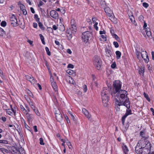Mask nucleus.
I'll return each instance as SVG.
<instances>
[{
  "label": "nucleus",
  "mask_w": 154,
  "mask_h": 154,
  "mask_svg": "<svg viewBox=\"0 0 154 154\" xmlns=\"http://www.w3.org/2000/svg\"><path fill=\"white\" fill-rule=\"evenodd\" d=\"M25 106L26 109V110L27 111V112L28 111V112H30V109L29 108V107L27 105L25 104Z\"/></svg>",
  "instance_id": "69168bd1"
},
{
  "label": "nucleus",
  "mask_w": 154,
  "mask_h": 154,
  "mask_svg": "<svg viewBox=\"0 0 154 154\" xmlns=\"http://www.w3.org/2000/svg\"><path fill=\"white\" fill-rule=\"evenodd\" d=\"M110 90L108 88L104 87L102 90L101 96L102 102L105 107H107L108 106V101L110 94Z\"/></svg>",
  "instance_id": "f03ea898"
},
{
  "label": "nucleus",
  "mask_w": 154,
  "mask_h": 154,
  "mask_svg": "<svg viewBox=\"0 0 154 154\" xmlns=\"http://www.w3.org/2000/svg\"><path fill=\"white\" fill-rule=\"evenodd\" d=\"M107 36L106 35H103L100 36V40L102 42H105L107 40Z\"/></svg>",
  "instance_id": "b1692460"
},
{
  "label": "nucleus",
  "mask_w": 154,
  "mask_h": 154,
  "mask_svg": "<svg viewBox=\"0 0 154 154\" xmlns=\"http://www.w3.org/2000/svg\"><path fill=\"white\" fill-rule=\"evenodd\" d=\"M40 144L41 145H44L45 143L44 142L43 139L42 137L39 138Z\"/></svg>",
  "instance_id": "3c124183"
},
{
  "label": "nucleus",
  "mask_w": 154,
  "mask_h": 154,
  "mask_svg": "<svg viewBox=\"0 0 154 154\" xmlns=\"http://www.w3.org/2000/svg\"><path fill=\"white\" fill-rule=\"evenodd\" d=\"M144 69L145 67H141L139 70V74H141V73L143 74L144 72Z\"/></svg>",
  "instance_id": "79ce46f5"
},
{
  "label": "nucleus",
  "mask_w": 154,
  "mask_h": 154,
  "mask_svg": "<svg viewBox=\"0 0 154 154\" xmlns=\"http://www.w3.org/2000/svg\"><path fill=\"white\" fill-rule=\"evenodd\" d=\"M74 67V66L73 64H69L67 66L68 68L73 69Z\"/></svg>",
  "instance_id": "4d7b16f0"
},
{
  "label": "nucleus",
  "mask_w": 154,
  "mask_h": 154,
  "mask_svg": "<svg viewBox=\"0 0 154 154\" xmlns=\"http://www.w3.org/2000/svg\"><path fill=\"white\" fill-rule=\"evenodd\" d=\"M52 28L54 30H56L57 29H58V25H53L52 26Z\"/></svg>",
  "instance_id": "13d9d810"
},
{
  "label": "nucleus",
  "mask_w": 154,
  "mask_h": 154,
  "mask_svg": "<svg viewBox=\"0 0 154 154\" xmlns=\"http://www.w3.org/2000/svg\"><path fill=\"white\" fill-rule=\"evenodd\" d=\"M145 31L146 33V34L148 37L150 39H151L152 38V36L151 35V32L150 31V29L149 28H146Z\"/></svg>",
  "instance_id": "412c9836"
},
{
  "label": "nucleus",
  "mask_w": 154,
  "mask_h": 154,
  "mask_svg": "<svg viewBox=\"0 0 154 154\" xmlns=\"http://www.w3.org/2000/svg\"><path fill=\"white\" fill-rule=\"evenodd\" d=\"M11 152L12 154H25V152L24 149L22 147L17 148L12 146L11 148Z\"/></svg>",
  "instance_id": "423d86ee"
},
{
  "label": "nucleus",
  "mask_w": 154,
  "mask_h": 154,
  "mask_svg": "<svg viewBox=\"0 0 154 154\" xmlns=\"http://www.w3.org/2000/svg\"><path fill=\"white\" fill-rule=\"evenodd\" d=\"M50 15L53 18L57 19L58 18V14L57 12L54 10H52L50 12Z\"/></svg>",
  "instance_id": "2eb2a0df"
},
{
  "label": "nucleus",
  "mask_w": 154,
  "mask_h": 154,
  "mask_svg": "<svg viewBox=\"0 0 154 154\" xmlns=\"http://www.w3.org/2000/svg\"><path fill=\"white\" fill-rule=\"evenodd\" d=\"M105 52L106 53V55L109 57H111L112 52L110 49L106 48L105 49Z\"/></svg>",
  "instance_id": "5701e85b"
},
{
  "label": "nucleus",
  "mask_w": 154,
  "mask_h": 154,
  "mask_svg": "<svg viewBox=\"0 0 154 154\" xmlns=\"http://www.w3.org/2000/svg\"><path fill=\"white\" fill-rule=\"evenodd\" d=\"M10 22L11 25L14 27H16L19 25L17 18L14 14H12L10 18Z\"/></svg>",
  "instance_id": "1a4fd4ad"
},
{
  "label": "nucleus",
  "mask_w": 154,
  "mask_h": 154,
  "mask_svg": "<svg viewBox=\"0 0 154 154\" xmlns=\"http://www.w3.org/2000/svg\"><path fill=\"white\" fill-rule=\"evenodd\" d=\"M116 64L115 62L113 63L111 66V67L112 68L114 69L116 67Z\"/></svg>",
  "instance_id": "0e129e2a"
},
{
  "label": "nucleus",
  "mask_w": 154,
  "mask_h": 154,
  "mask_svg": "<svg viewBox=\"0 0 154 154\" xmlns=\"http://www.w3.org/2000/svg\"><path fill=\"white\" fill-rule=\"evenodd\" d=\"M113 45L116 48H118L119 47V44L117 42L114 41L113 42Z\"/></svg>",
  "instance_id": "603ef678"
},
{
  "label": "nucleus",
  "mask_w": 154,
  "mask_h": 154,
  "mask_svg": "<svg viewBox=\"0 0 154 154\" xmlns=\"http://www.w3.org/2000/svg\"><path fill=\"white\" fill-rule=\"evenodd\" d=\"M91 33L89 31H87L82 33V39L84 42L86 43L89 40Z\"/></svg>",
  "instance_id": "9d476101"
},
{
  "label": "nucleus",
  "mask_w": 154,
  "mask_h": 154,
  "mask_svg": "<svg viewBox=\"0 0 154 154\" xmlns=\"http://www.w3.org/2000/svg\"><path fill=\"white\" fill-rule=\"evenodd\" d=\"M130 103L125 104V105H124L127 108L126 110V113L125 114L127 116L132 114L131 110L130 108Z\"/></svg>",
  "instance_id": "4468645a"
},
{
  "label": "nucleus",
  "mask_w": 154,
  "mask_h": 154,
  "mask_svg": "<svg viewBox=\"0 0 154 154\" xmlns=\"http://www.w3.org/2000/svg\"><path fill=\"white\" fill-rule=\"evenodd\" d=\"M58 29L60 31H64L65 29L64 25L62 23H60L58 25Z\"/></svg>",
  "instance_id": "393cba45"
},
{
  "label": "nucleus",
  "mask_w": 154,
  "mask_h": 154,
  "mask_svg": "<svg viewBox=\"0 0 154 154\" xmlns=\"http://www.w3.org/2000/svg\"><path fill=\"white\" fill-rule=\"evenodd\" d=\"M26 100L27 101V102H28L30 101V100H31L30 99L29 97L26 95H25L24 96Z\"/></svg>",
  "instance_id": "052dcab7"
},
{
  "label": "nucleus",
  "mask_w": 154,
  "mask_h": 154,
  "mask_svg": "<svg viewBox=\"0 0 154 154\" xmlns=\"http://www.w3.org/2000/svg\"><path fill=\"white\" fill-rule=\"evenodd\" d=\"M120 94L119 100H116L115 102V105L116 106V110L119 111L120 108L119 107L121 106L125 105V104L130 103L129 98L127 97L128 93L126 91L121 90L119 92Z\"/></svg>",
  "instance_id": "f257e3e1"
},
{
  "label": "nucleus",
  "mask_w": 154,
  "mask_h": 154,
  "mask_svg": "<svg viewBox=\"0 0 154 154\" xmlns=\"http://www.w3.org/2000/svg\"><path fill=\"white\" fill-rule=\"evenodd\" d=\"M71 26V29L73 32V33H75L77 31V28L76 27V25H72Z\"/></svg>",
  "instance_id": "c85d7f7f"
},
{
  "label": "nucleus",
  "mask_w": 154,
  "mask_h": 154,
  "mask_svg": "<svg viewBox=\"0 0 154 154\" xmlns=\"http://www.w3.org/2000/svg\"><path fill=\"white\" fill-rule=\"evenodd\" d=\"M45 51L46 52V53H47V54L48 56H50L51 55V53L48 47H46L45 48Z\"/></svg>",
  "instance_id": "c03bdc74"
},
{
  "label": "nucleus",
  "mask_w": 154,
  "mask_h": 154,
  "mask_svg": "<svg viewBox=\"0 0 154 154\" xmlns=\"http://www.w3.org/2000/svg\"><path fill=\"white\" fill-rule=\"evenodd\" d=\"M143 95L144 97L146 98V99L149 101H150V99L149 97L148 94H146L145 92L143 93Z\"/></svg>",
  "instance_id": "4c0bfd02"
},
{
  "label": "nucleus",
  "mask_w": 154,
  "mask_h": 154,
  "mask_svg": "<svg viewBox=\"0 0 154 154\" xmlns=\"http://www.w3.org/2000/svg\"><path fill=\"white\" fill-rule=\"evenodd\" d=\"M5 34V32L3 29L0 27V36H3Z\"/></svg>",
  "instance_id": "e433bc0d"
},
{
  "label": "nucleus",
  "mask_w": 154,
  "mask_h": 154,
  "mask_svg": "<svg viewBox=\"0 0 154 154\" xmlns=\"http://www.w3.org/2000/svg\"><path fill=\"white\" fill-rule=\"evenodd\" d=\"M92 20L93 23H96V21L97 20L96 18L95 17H93L92 18Z\"/></svg>",
  "instance_id": "774afa93"
},
{
  "label": "nucleus",
  "mask_w": 154,
  "mask_h": 154,
  "mask_svg": "<svg viewBox=\"0 0 154 154\" xmlns=\"http://www.w3.org/2000/svg\"><path fill=\"white\" fill-rule=\"evenodd\" d=\"M116 54L117 59H119L121 55V52L119 51H117L116 52Z\"/></svg>",
  "instance_id": "cd10ccee"
},
{
  "label": "nucleus",
  "mask_w": 154,
  "mask_h": 154,
  "mask_svg": "<svg viewBox=\"0 0 154 154\" xmlns=\"http://www.w3.org/2000/svg\"><path fill=\"white\" fill-rule=\"evenodd\" d=\"M26 79L29 81L32 85H34L36 83L37 81L32 75H25Z\"/></svg>",
  "instance_id": "f8f14e48"
},
{
  "label": "nucleus",
  "mask_w": 154,
  "mask_h": 154,
  "mask_svg": "<svg viewBox=\"0 0 154 154\" xmlns=\"http://www.w3.org/2000/svg\"><path fill=\"white\" fill-rule=\"evenodd\" d=\"M27 94H29V95L31 97L33 98L34 97V95L32 92L30 91L28 89L27 91Z\"/></svg>",
  "instance_id": "a18cd8bd"
},
{
  "label": "nucleus",
  "mask_w": 154,
  "mask_h": 154,
  "mask_svg": "<svg viewBox=\"0 0 154 154\" xmlns=\"http://www.w3.org/2000/svg\"><path fill=\"white\" fill-rule=\"evenodd\" d=\"M0 151L2 152L4 154L7 153L9 152L8 150L3 148H0Z\"/></svg>",
  "instance_id": "7c9ffc66"
},
{
  "label": "nucleus",
  "mask_w": 154,
  "mask_h": 154,
  "mask_svg": "<svg viewBox=\"0 0 154 154\" xmlns=\"http://www.w3.org/2000/svg\"><path fill=\"white\" fill-rule=\"evenodd\" d=\"M143 16L141 15H140L138 17V19L141 22H142V21L143 20Z\"/></svg>",
  "instance_id": "6e6d98bb"
},
{
  "label": "nucleus",
  "mask_w": 154,
  "mask_h": 154,
  "mask_svg": "<svg viewBox=\"0 0 154 154\" xmlns=\"http://www.w3.org/2000/svg\"><path fill=\"white\" fill-rule=\"evenodd\" d=\"M7 23L5 21H2L1 23V25L2 26L5 27L6 26Z\"/></svg>",
  "instance_id": "09e8293b"
},
{
  "label": "nucleus",
  "mask_w": 154,
  "mask_h": 154,
  "mask_svg": "<svg viewBox=\"0 0 154 154\" xmlns=\"http://www.w3.org/2000/svg\"><path fill=\"white\" fill-rule=\"evenodd\" d=\"M56 118L57 121L60 122L63 120V116L61 113L56 114Z\"/></svg>",
  "instance_id": "6ab92c4d"
},
{
  "label": "nucleus",
  "mask_w": 154,
  "mask_h": 154,
  "mask_svg": "<svg viewBox=\"0 0 154 154\" xmlns=\"http://www.w3.org/2000/svg\"><path fill=\"white\" fill-rule=\"evenodd\" d=\"M28 122H29L33 118V115L27 112L25 113Z\"/></svg>",
  "instance_id": "a211bd4d"
},
{
  "label": "nucleus",
  "mask_w": 154,
  "mask_h": 154,
  "mask_svg": "<svg viewBox=\"0 0 154 154\" xmlns=\"http://www.w3.org/2000/svg\"><path fill=\"white\" fill-rule=\"evenodd\" d=\"M65 143L68 145V147L69 149H71L72 148V146L70 142L67 139H66Z\"/></svg>",
  "instance_id": "c756f323"
},
{
  "label": "nucleus",
  "mask_w": 154,
  "mask_h": 154,
  "mask_svg": "<svg viewBox=\"0 0 154 154\" xmlns=\"http://www.w3.org/2000/svg\"><path fill=\"white\" fill-rule=\"evenodd\" d=\"M64 116L65 117V118L67 122V123L69 124L70 123V121L69 119L68 116L66 115H64Z\"/></svg>",
  "instance_id": "49530a36"
},
{
  "label": "nucleus",
  "mask_w": 154,
  "mask_h": 154,
  "mask_svg": "<svg viewBox=\"0 0 154 154\" xmlns=\"http://www.w3.org/2000/svg\"><path fill=\"white\" fill-rule=\"evenodd\" d=\"M66 72L69 75H71L73 76H75L76 75V72L75 71L71 69H69L67 70Z\"/></svg>",
  "instance_id": "4be33fe9"
},
{
  "label": "nucleus",
  "mask_w": 154,
  "mask_h": 154,
  "mask_svg": "<svg viewBox=\"0 0 154 154\" xmlns=\"http://www.w3.org/2000/svg\"><path fill=\"white\" fill-rule=\"evenodd\" d=\"M127 116L125 114L123 116L122 118V122L123 124H124L125 122V120L126 118L127 117Z\"/></svg>",
  "instance_id": "37998d69"
},
{
  "label": "nucleus",
  "mask_w": 154,
  "mask_h": 154,
  "mask_svg": "<svg viewBox=\"0 0 154 154\" xmlns=\"http://www.w3.org/2000/svg\"><path fill=\"white\" fill-rule=\"evenodd\" d=\"M38 25L39 27L42 30H44L45 29V27H44L42 23H41V22H38Z\"/></svg>",
  "instance_id": "ea45409f"
},
{
  "label": "nucleus",
  "mask_w": 154,
  "mask_h": 154,
  "mask_svg": "<svg viewBox=\"0 0 154 154\" xmlns=\"http://www.w3.org/2000/svg\"><path fill=\"white\" fill-rule=\"evenodd\" d=\"M149 144V146L151 147V144L150 142L147 140L140 139L138 142L136 146L138 147H148L147 146V144Z\"/></svg>",
  "instance_id": "39448f33"
},
{
  "label": "nucleus",
  "mask_w": 154,
  "mask_h": 154,
  "mask_svg": "<svg viewBox=\"0 0 154 154\" xmlns=\"http://www.w3.org/2000/svg\"><path fill=\"white\" fill-rule=\"evenodd\" d=\"M143 5L144 7L147 8L149 6V4L146 2H143Z\"/></svg>",
  "instance_id": "bf43d9fd"
},
{
  "label": "nucleus",
  "mask_w": 154,
  "mask_h": 154,
  "mask_svg": "<svg viewBox=\"0 0 154 154\" xmlns=\"http://www.w3.org/2000/svg\"><path fill=\"white\" fill-rule=\"evenodd\" d=\"M39 35L42 44L43 45H45V38L44 37L42 34H40Z\"/></svg>",
  "instance_id": "473e14b6"
},
{
  "label": "nucleus",
  "mask_w": 154,
  "mask_h": 154,
  "mask_svg": "<svg viewBox=\"0 0 154 154\" xmlns=\"http://www.w3.org/2000/svg\"><path fill=\"white\" fill-rule=\"evenodd\" d=\"M44 3L41 1H39V4L38 5V7H40L42 5H43Z\"/></svg>",
  "instance_id": "e2e57ef3"
},
{
  "label": "nucleus",
  "mask_w": 154,
  "mask_h": 154,
  "mask_svg": "<svg viewBox=\"0 0 154 154\" xmlns=\"http://www.w3.org/2000/svg\"><path fill=\"white\" fill-rule=\"evenodd\" d=\"M135 54L136 55L137 57L139 59L140 57V54H141L140 51L137 50V49H135Z\"/></svg>",
  "instance_id": "c9c22d12"
},
{
  "label": "nucleus",
  "mask_w": 154,
  "mask_h": 154,
  "mask_svg": "<svg viewBox=\"0 0 154 154\" xmlns=\"http://www.w3.org/2000/svg\"><path fill=\"white\" fill-rule=\"evenodd\" d=\"M20 8L21 10H23L26 9V7L25 6L22 4H21L20 5Z\"/></svg>",
  "instance_id": "5fc2aeb1"
},
{
  "label": "nucleus",
  "mask_w": 154,
  "mask_h": 154,
  "mask_svg": "<svg viewBox=\"0 0 154 154\" xmlns=\"http://www.w3.org/2000/svg\"><path fill=\"white\" fill-rule=\"evenodd\" d=\"M82 112L89 120L91 119V116L88 111L85 108H83L82 109Z\"/></svg>",
  "instance_id": "ddd939ff"
},
{
  "label": "nucleus",
  "mask_w": 154,
  "mask_h": 154,
  "mask_svg": "<svg viewBox=\"0 0 154 154\" xmlns=\"http://www.w3.org/2000/svg\"><path fill=\"white\" fill-rule=\"evenodd\" d=\"M34 18L37 22L40 21V18L37 14H35L34 15Z\"/></svg>",
  "instance_id": "a19ab883"
},
{
  "label": "nucleus",
  "mask_w": 154,
  "mask_h": 154,
  "mask_svg": "<svg viewBox=\"0 0 154 154\" xmlns=\"http://www.w3.org/2000/svg\"><path fill=\"white\" fill-rule=\"evenodd\" d=\"M113 38H115V39L118 42H120L121 41L120 38L116 34H113L112 36Z\"/></svg>",
  "instance_id": "f704fd0d"
},
{
  "label": "nucleus",
  "mask_w": 154,
  "mask_h": 154,
  "mask_svg": "<svg viewBox=\"0 0 154 154\" xmlns=\"http://www.w3.org/2000/svg\"><path fill=\"white\" fill-rule=\"evenodd\" d=\"M122 149L124 154L125 153H128L129 150L126 145H125L124 144L123 145H122Z\"/></svg>",
  "instance_id": "aec40b11"
},
{
  "label": "nucleus",
  "mask_w": 154,
  "mask_h": 154,
  "mask_svg": "<svg viewBox=\"0 0 154 154\" xmlns=\"http://www.w3.org/2000/svg\"><path fill=\"white\" fill-rule=\"evenodd\" d=\"M35 112V113L36 115L38 116H41L40 113L39 112L38 109L36 110Z\"/></svg>",
  "instance_id": "680f3d73"
},
{
  "label": "nucleus",
  "mask_w": 154,
  "mask_h": 154,
  "mask_svg": "<svg viewBox=\"0 0 154 154\" xmlns=\"http://www.w3.org/2000/svg\"><path fill=\"white\" fill-rule=\"evenodd\" d=\"M141 55L142 57L144 60L145 62L146 63H148L149 62V57L147 52L143 50H142L141 49Z\"/></svg>",
  "instance_id": "9b49d317"
},
{
  "label": "nucleus",
  "mask_w": 154,
  "mask_h": 154,
  "mask_svg": "<svg viewBox=\"0 0 154 154\" xmlns=\"http://www.w3.org/2000/svg\"><path fill=\"white\" fill-rule=\"evenodd\" d=\"M83 91L84 92H85L87 91V86L86 85H85L83 86Z\"/></svg>",
  "instance_id": "338daca9"
},
{
  "label": "nucleus",
  "mask_w": 154,
  "mask_h": 154,
  "mask_svg": "<svg viewBox=\"0 0 154 154\" xmlns=\"http://www.w3.org/2000/svg\"><path fill=\"white\" fill-rule=\"evenodd\" d=\"M8 143V141L5 140H0V144H7Z\"/></svg>",
  "instance_id": "72a5a7b5"
},
{
  "label": "nucleus",
  "mask_w": 154,
  "mask_h": 154,
  "mask_svg": "<svg viewBox=\"0 0 154 154\" xmlns=\"http://www.w3.org/2000/svg\"><path fill=\"white\" fill-rule=\"evenodd\" d=\"M69 32V31L68 30L66 31V36L68 39L69 40H70L72 37V33Z\"/></svg>",
  "instance_id": "bb28decb"
},
{
  "label": "nucleus",
  "mask_w": 154,
  "mask_h": 154,
  "mask_svg": "<svg viewBox=\"0 0 154 154\" xmlns=\"http://www.w3.org/2000/svg\"><path fill=\"white\" fill-rule=\"evenodd\" d=\"M104 10L106 15L110 17V20L111 21H112L114 20L115 18L114 17V15L112 11L110 9V8L109 7H106L104 8Z\"/></svg>",
  "instance_id": "0eeeda50"
},
{
  "label": "nucleus",
  "mask_w": 154,
  "mask_h": 154,
  "mask_svg": "<svg viewBox=\"0 0 154 154\" xmlns=\"http://www.w3.org/2000/svg\"><path fill=\"white\" fill-rule=\"evenodd\" d=\"M140 135L141 137V139L143 140H147L149 136L145 133L144 130L141 131L140 133Z\"/></svg>",
  "instance_id": "f3484780"
},
{
  "label": "nucleus",
  "mask_w": 154,
  "mask_h": 154,
  "mask_svg": "<svg viewBox=\"0 0 154 154\" xmlns=\"http://www.w3.org/2000/svg\"><path fill=\"white\" fill-rule=\"evenodd\" d=\"M93 64L96 69L100 70L101 67L102 61L100 57L97 55H95L93 57Z\"/></svg>",
  "instance_id": "20e7f679"
},
{
  "label": "nucleus",
  "mask_w": 154,
  "mask_h": 154,
  "mask_svg": "<svg viewBox=\"0 0 154 154\" xmlns=\"http://www.w3.org/2000/svg\"><path fill=\"white\" fill-rule=\"evenodd\" d=\"M98 24V23L97 22H96L95 23H94V28L97 31H98V27L97 26Z\"/></svg>",
  "instance_id": "de8ad7c7"
},
{
  "label": "nucleus",
  "mask_w": 154,
  "mask_h": 154,
  "mask_svg": "<svg viewBox=\"0 0 154 154\" xmlns=\"http://www.w3.org/2000/svg\"><path fill=\"white\" fill-rule=\"evenodd\" d=\"M113 86V89L116 91L114 93V94H115L120 91H119L121 88L122 82L119 80H116L114 82Z\"/></svg>",
  "instance_id": "6e6552de"
},
{
  "label": "nucleus",
  "mask_w": 154,
  "mask_h": 154,
  "mask_svg": "<svg viewBox=\"0 0 154 154\" xmlns=\"http://www.w3.org/2000/svg\"><path fill=\"white\" fill-rule=\"evenodd\" d=\"M51 82V85L53 89L55 90V91H57V87L56 82L53 81L52 82Z\"/></svg>",
  "instance_id": "a878e982"
},
{
  "label": "nucleus",
  "mask_w": 154,
  "mask_h": 154,
  "mask_svg": "<svg viewBox=\"0 0 154 154\" xmlns=\"http://www.w3.org/2000/svg\"><path fill=\"white\" fill-rule=\"evenodd\" d=\"M20 109L21 111L24 113L25 114L26 113L27 111L26 109L22 105H20Z\"/></svg>",
  "instance_id": "2f4dec72"
},
{
  "label": "nucleus",
  "mask_w": 154,
  "mask_h": 154,
  "mask_svg": "<svg viewBox=\"0 0 154 154\" xmlns=\"http://www.w3.org/2000/svg\"><path fill=\"white\" fill-rule=\"evenodd\" d=\"M99 33L101 35H106V31L104 30L103 29V31L100 30L99 32Z\"/></svg>",
  "instance_id": "864d4df0"
},
{
  "label": "nucleus",
  "mask_w": 154,
  "mask_h": 154,
  "mask_svg": "<svg viewBox=\"0 0 154 154\" xmlns=\"http://www.w3.org/2000/svg\"><path fill=\"white\" fill-rule=\"evenodd\" d=\"M76 25L75 20L74 19H72L71 21V26L72 25Z\"/></svg>",
  "instance_id": "8fccbe9b"
},
{
  "label": "nucleus",
  "mask_w": 154,
  "mask_h": 154,
  "mask_svg": "<svg viewBox=\"0 0 154 154\" xmlns=\"http://www.w3.org/2000/svg\"><path fill=\"white\" fill-rule=\"evenodd\" d=\"M11 106V109H6V113L9 115L11 116L12 114H14L15 115L16 113V110L12 108Z\"/></svg>",
  "instance_id": "dca6fc26"
},
{
  "label": "nucleus",
  "mask_w": 154,
  "mask_h": 154,
  "mask_svg": "<svg viewBox=\"0 0 154 154\" xmlns=\"http://www.w3.org/2000/svg\"><path fill=\"white\" fill-rule=\"evenodd\" d=\"M148 147H135V151L137 154H149L150 152L151 147L149 146V144H147Z\"/></svg>",
  "instance_id": "7ed1b4c3"
},
{
  "label": "nucleus",
  "mask_w": 154,
  "mask_h": 154,
  "mask_svg": "<svg viewBox=\"0 0 154 154\" xmlns=\"http://www.w3.org/2000/svg\"><path fill=\"white\" fill-rule=\"evenodd\" d=\"M23 120L24 123V126L25 128L28 130H30V127L26 124V122L24 119H23Z\"/></svg>",
  "instance_id": "58836bf2"
}]
</instances>
